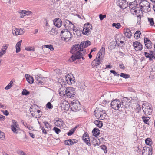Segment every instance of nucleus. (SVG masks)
Masks as SVG:
<instances>
[{
	"mask_svg": "<svg viewBox=\"0 0 155 155\" xmlns=\"http://www.w3.org/2000/svg\"><path fill=\"white\" fill-rule=\"evenodd\" d=\"M81 45L79 44L74 45L71 50V52L73 54L69 58L71 62H73L77 59L82 58L84 60V56L86 54V51L81 48Z\"/></svg>",
	"mask_w": 155,
	"mask_h": 155,
	"instance_id": "nucleus-1",
	"label": "nucleus"
},
{
	"mask_svg": "<svg viewBox=\"0 0 155 155\" xmlns=\"http://www.w3.org/2000/svg\"><path fill=\"white\" fill-rule=\"evenodd\" d=\"M64 23V26L66 28L71 31L72 30L74 35H77V36L80 35V31L78 30L75 31V30L74 29V25L70 21L66 20H65Z\"/></svg>",
	"mask_w": 155,
	"mask_h": 155,
	"instance_id": "nucleus-2",
	"label": "nucleus"
},
{
	"mask_svg": "<svg viewBox=\"0 0 155 155\" xmlns=\"http://www.w3.org/2000/svg\"><path fill=\"white\" fill-rule=\"evenodd\" d=\"M142 10L140 9V8L137 6L133 7L131 9V12L134 15H136L137 17L138 18V20L139 21V23H140L141 20V18L143 15V13Z\"/></svg>",
	"mask_w": 155,
	"mask_h": 155,
	"instance_id": "nucleus-3",
	"label": "nucleus"
},
{
	"mask_svg": "<svg viewBox=\"0 0 155 155\" xmlns=\"http://www.w3.org/2000/svg\"><path fill=\"white\" fill-rule=\"evenodd\" d=\"M71 110L74 112L79 111L81 108L79 101L77 100H74L71 102Z\"/></svg>",
	"mask_w": 155,
	"mask_h": 155,
	"instance_id": "nucleus-4",
	"label": "nucleus"
},
{
	"mask_svg": "<svg viewBox=\"0 0 155 155\" xmlns=\"http://www.w3.org/2000/svg\"><path fill=\"white\" fill-rule=\"evenodd\" d=\"M142 109L144 113L146 115H150L152 111V107L151 105L147 103H145L143 104Z\"/></svg>",
	"mask_w": 155,
	"mask_h": 155,
	"instance_id": "nucleus-5",
	"label": "nucleus"
},
{
	"mask_svg": "<svg viewBox=\"0 0 155 155\" xmlns=\"http://www.w3.org/2000/svg\"><path fill=\"white\" fill-rule=\"evenodd\" d=\"M140 9L145 13H147L150 10V4L147 1H141L139 3Z\"/></svg>",
	"mask_w": 155,
	"mask_h": 155,
	"instance_id": "nucleus-6",
	"label": "nucleus"
},
{
	"mask_svg": "<svg viewBox=\"0 0 155 155\" xmlns=\"http://www.w3.org/2000/svg\"><path fill=\"white\" fill-rule=\"evenodd\" d=\"M94 113L95 117L98 119L103 120L106 116V114L105 111L101 109H98L95 110Z\"/></svg>",
	"mask_w": 155,
	"mask_h": 155,
	"instance_id": "nucleus-7",
	"label": "nucleus"
},
{
	"mask_svg": "<svg viewBox=\"0 0 155 155\" xmlns=\"http://www.w3.org/2000/svg\"><path fill=\"white\" fill-rule=\"evenodd\" d=\"M71 33L67 30V29H64L61 31V38L66 41H68L71 39Z\"/></svg>",
	"mask_w": 155,
	"mask_h": 155,
	"instance_id": "nucleus-8",
	"label": "nucleus"
},
{
	"mask_svg": "<svg viewBox=\"0 0 155 155\" xmlns=\"http://www.w3.org/2000/svg\"><path fill=\"white\" fill-rule=\"evenodd\" d=\"M61 110L64 111H67L71 105L68 101L66 100L63 97L61 98Z\"/></svg>",
	"mask_w": 155,
	"mask_h": 155,
	"instance_id": "nucleus-9",
	"label": "nucleus"
},
{
	"mask_svg": "<svg viewBox=\"0 0 155 155\" xmlns=\"http://www.w3.org/2000/svg\"><path fill=\"white\" fill-rule=\"evenodd\" d=\"M122 103L118 99H115L112 101L111 103V106L112 108L115 110H119L120 107H121Z\"/></svg>",
	"mask_w": 155,
	"mask_h": 155,
	"instance_id": "nucleus-10",
	"label": "nucleus"
},
{
	"mask_svg": "<svg viewBox=\"0 0 155 155\" xmlns=\"http://www.w3.org/2000/svg\"><path fill=\"white\" fill-rule=\"evenodd\" d=\"M65 94L68 98H72L75 94V90L71 87H67L65 90Z\"/></svg>",
	"mask_w": 155,
	"mask_h": 155,
	"instance_id": "nucleus-11",
	"label": "nucleus"
},
{
	"mask_svg": "<svg viewBox=\"0 0 155 155\" xmlns=\"http://www.w3.org/2000/svg\"><path fill=\"white\" fill-rule=\"evenodd\" d=\"M92 26L90 24L88 23L87 24H85L83 30V34L86 35H89L91 33V31L92 29Z\"/></svg>",
	"mask_w": 155,
	"mask_h": 155,
	"instance_id": "nucleus-12",
	"label": "nucleus"
},
{
	"mask_svg": "<svg viewBox=\"0 0 155 155\" xmlns=\"http://www.w3.org/2000/svg\"><path fill=\"white\" fill-rule=\"evenodd\" d=\"M65 80L67 84L70 85L74 84L75 81L74 77L71 74H68L66 76Z\"/></svg>",
	"mask_w": 155,
	"mask_h": 155,
	"instance_id": "nucleus-13",
	"label": "nucleus"
},
{
	"mask_svg": "<svg viewBox=\"0 0 155 155\" xmlns=\"http://www.w3.org/2000/svg\"><path fill=\"white\" fill-rule=\"evenodd\" d=\"M101 57H98V56H96V58L93 60L92 63V66L93 68H97L100 66L101 63Z\"/></svg>",
	"mask_w": 155,
	"mask_h": 155,
	"instance_id": "nucleus-14",
	"label": "nucleus"
},
{
	"mask_svg": "<svg viewBox=\"0 0 155 155\" xmlns=\"http://www.w3.org/2000/svg\"><path fill=\"white\" fill-rule=\"evenodd\" d=\"M117 3L119 7L122 9H125L127 7V4L126 0H118Z\"/></svg>",
	"mask_w": 155,
	"mask_h": 155,
	"instance_id": "nucleus-15",
	"label": "nucleus"
},
{
	"mask_svg": "<svg viewBox=\"0 0 155 155\" xmlns=\"http://www.w3.org/2000/svg\"><path fill=\"white\" fill-rule=\"evenodd\" d=\"M143 155H152V149L151 147H145L142 150Z\"/></svg>",
	"mask_w": 155,
	"mask_h": 155,
	"instance_id": "nucleus-16",
	"label": "nucleus"
},
{
	"mask_svg": "<svg viewBox=\"0 0 155 155\" xmlns=\"http://www.w3.org/2000/svg\"><path fill=\"white\" fill-rule=\"evenodd\" d=\"M82 139L83 141L87 145L90 146L91 145L89 137L87 132L85 133L82 137Z\"/></svg>",
	"mask_w": 155,
	"mask_h": 155,
	"instance_id": "nucleus-17",
	"label": "nucleus"
},
{
	"mask_svg": "<svg viewBox=\"0 0 155 155\" xmlns=\"http://www.w3.org/2000/svg\"><path fill=\"white\" fill-rule=\"evenodd\" d=\"M133 46L137 51H140L143 48V46L140 42L136 41L133 42Z\"/></svg>",
	"mask_w": 155,
	"mask_h": 155,
	"instance_id": "nucleus-18",
	"label": "nucleus"
},
{
	"mask_svg": "<svg viewBox=\"0 0 155 155\" xmlns=\"http://www.w3.org/2000/svg\"><path fill=\"white\" fill-rule=\"evenodd\" d=\"M78 141V140L76 139H70L66 140L64 143L65 145L70 146L76 143Z\"/></svg>",
	"mask_w": 155,
	"mask_h": 155,
	"instance_id": "nucleus-19",
	"label": "nucleus"
},
{
	"mask_svg": "<svg viewBox=\"0 0 155 155\" xmlns=\"http://www.w3.org/2000/svg\"><path fill=\"white\" fill-rule=\"evenodd\" d=\"M54 124L57 127H63L64 124V122L61 119L59 118H56L54 120Z\"/></svg>",
	"mask_w": 155,
	"mask_h": 155,
	"instance_id": "nucleus-20",
	"label": "nucleus"
},
{
	"mask_svg": "<svg viewBox=\"0 0 155 155\" xmlns=\"http://www.w3.org/2000/svg\"><path fill=\"white\" fill-rule=\"evenodd\" d=\"M144 42L145 46L147 49H150L152 48V42L148 38H144Z\"/></svg>",
	"mask_w": 155,
	"mask_h": 155,
	"instance_id": "nucleus-21",
	"label": "nucleus"
},
{
	"mask_svg": "<svg viewBox=\"0 0 155 155\" xmlns=\"http://www.w3.org/2000/svg\"><path fill=\"white\" fill-rule=\"evenodd\" d=\"M18 124L17 123V121L15 120H13L12 122V125L11 126V128L12 131L15 133H17L16 128H18Z\"/></svg>",
	"mask_w": 155,
	"mask_h": 155,
	"instance_id": "nucleus-22",
	"label": "nucleus"
},
{
	"mask_svg": "<svg viewBox=\"0 0 155 155\" xmlns=\"http://www.w3.org/2000/svg\"><path fill=\"white\" fill-rule=\"evenodd\" d=\"M124 33L125 36L128 38H130L132 36V33L130 30L128 28L124 29Z\"/></svg>",
	"mask_w": 155,
	"mask_h": 155,
	"instance_id": "nucleus-23",
	"label": "nucleus"
},
{
	"mask_svg": "<svg viewBox=\"0 0 155 155\" xmlns=\"http://www.w3.org/2000/svg\"><path fill=\"white\" fill-rule=\"evenodd\" d=\"M62 21L59 18L55 19L54 21V24L58 28L60 27L62 25Z\"/></svg>",
	"mask_w": 155,
	"mask_h": 155,
	"instance_id": "nucleus-24",
	"label": "nucleus"
},
{
	"mask_svg": "<svg viewBox=\"0 0 155 155\" xmlns=\"http://www.w3.org/2000/svg\"><path fill=\"white\" fill-rule=\"evenodd\" d=\"M25 77L28 83L32 84L34 82V79L32 76L28 74H26Z\"/></svg>",
	"mask_w": 155,
	"mask_h": 155,
	"instance_id": "nucleus-25",
	"label": "nucleus"
},
{
	"mask_svg": "<svg viewBox=\"0 0 155 155\" xmlns=\"http://www.w3.org/2000/svg\"><path fill=\"white\" fill-rule=\"evenodd\" d=\"M105 48L102 46L100 50L99 51L97 54V56L98 57H101V56L104 55L105 54Z\"/></svg>",
	"mask_w": 155,
	"mask_h": 155,
	"instance_id": "nucleus-26",
	"label": "nucleus"
},
{
	"mask_svg": "<svg viewBox=\"0 0 155 155\" xmlns=\"http://www.w3.org/2000/svg\"><path fill=\"white\" fill-rule=\"evenodd\" d=\"M91 44V42L89 41H85L83 43H81V44L82 45V48L83 49V48H86L88 46H89Z\"/></svg>",
	"mask_w": 155,
	"mask_h": 155,
	"instance_id": "nucleus-27",
	"label": "nucleus"
},
{
	"mask_svg": "<svg viewBox=\"0 0 155 155\" xmlns=\"http://www.w3.org/2000/svg\"><path fill=\"white\" fill-rule=\"evenodd\" d=\"M92 133L93 135L96 137L99 135L100 130L98 129L94 128L93 130Z\"/></svg>",
	"mask_w": 155,
	"mask_h": 155,
	"instance_id": "nucleus-28",
	"label": "nucleus"
},
{
	"mask_svg": "<svg viewBox=\"0 0 155 155\" xmlns=\"http://www.w3.org/2000/svg\"><path fill=\"white\" fill-rule=\"evenodd\" d=\"M78 126H76L74 128L71 129L69 130V131L68 132L67 135L68 136H70L72 135L75 132V131L76 129L77 128Z\"/></svg>",
	"mask_w": 155,
	"mask_h": 155,
	"instance_id": "nucleus-29",
	"label": "nucleus"
},
{
	"mask_svg": "<svg viewBox=\"0 0 155 155\" xmlns=\"http://www.w3.org/2000/svg\"><path fill=\"white\" fill-rule=\"evenodd\" d=\"M94 123L97 126L100 128H101L103 126L102 122L100 120H96L94 121Z\"/></svg>",
	"mask_w": 155,
	"mask_h": 155,
	"instance_id": "nucleus-30",
	"label": "nucleus"
},
{
	"mask_svg": "<svg viewBox=\"0 0 155 155\" xmlns=\"http://www.w3.org/2000/svg\"><path fill=\"white\" fill-rule=\"evenodd\" d=\"M14 81V80L12 79L8 84V85L5 87V90H8L11 88L13 85V82Z\"/></svg>",
	"mask_w": 155,
	"mask_h": 155,
	"instance_id": "nucleus-31",
	"label": "nucleus"
},
{
	"mask_svg": "<svg viewBox=\"0 0 155 155\" xmlns=\"http://www.w3.org/2000/svg\"><path fill=\"white\" fill-rule=\"evenodd\" d=\"M59 92V94L60 96H65L66 95L65 91L63 88H61Z\"/></svg>",
	"mask_w": 155,
	"mask_h": 155,
	"instance_id": "nucleus-32",
	"label": "nucleus"
},
{
	"mask_svg": "<svg viewBox=\"0 0 155 155\" xmlns=\"http://www.w3.org/2000/svg\"><path fill=\"white\" fill-rule=\"evenodd\" d=\"M37 107L36 105L34 104L33 105H31L30 107V110L31 112H35L36 111V108Z\"/></svg>",
	"mask_w": 155,
	"mask_h": 155,
	"instance_id": "nucleus-33",
	"label": "nucleus"
},
{
	"mask_svg": "<svg viewBox=\"0 0 155 155\" xmlns=\"http://www.w3.org/2000/svg\"><path fill=\"white\" fill-rule=\"evenodd\" d=\"M141 33L140 31H137L135 33L134 35V37L135 38L138 39L140 37V35Z\"/></svg>",
	"mask_w": 155,
	"mask_h": 155,
	"instance_id": "nucleus-34",
	"label": "nucleus"
},
{
	"mask_svg": "<svg viewBox=\"0 0 155 155\" xmlns=\"http://www.w3.org/2000/svg\"><path fill=\"white\" fill-rule=\"evenodd\" d=\"M148 22L149 25L151 26L154 25V23L153 19V18H148Z\"/></svg>",
	"mask_w": 155,
	"mask_h": 155,
	"instance_id": "nucleus-35",
	"label": "nucleus"
},
{
	"mask_svg": "<svg viewBox=\"0 0 155 155\" xmlns=\"http://www.w3.org/2000/svg\"><path fill=\"white\" fill-rule=\"evenodd\" d=\"M146 144L148 145L151 146L152 143V140L150 138H147L145 140Z\"/></svg>",
	"mask_w": 155,
	"mask_h": 155,
	"instance_id": "nucleus-36",
	"label": "nucleus"
},
{
	"mask_svg": "<svg viewBox=\"0 0 155 155\" xmlns=\"http://www.w3.org/2000/svg\"><path fill=\"white\" fill-rule=\"evenodd\" d=\"M44 124L45 125V127L48 129H50L51 127V125H50L48 122L45 121L43 122Z\"/></svg>",
	"mask_w": 155,
	"mask_h": 155,
	"instance_id": "nucleus-37",
	"label": "nucleus"
},
{
	"mask_svg": "<svg viewBox=\"0 0 155 155\" xmlns=\"http://www.w3.org/2000/svg\"><path fill=\"white\" fill-rule=\"evenodd\" d=\"M22 14H24L25 16H28L31 14L32 13L30 11L22 10Z\"/></svg>",
	"mask_w": 155,
	"mask_h": 155,
	"instance_id": "nucleus-38",
	"label": "nucleus"
},
{
	"mask_svg": "<svg viewBox=\"0 0 155 155\" xmlns=\"http://www.w3.org/2000/svg\"><path fill=\"white\" fill-rule=\"evenodd\" d=\"M120 76L123 78H125V79L128 78L130 77V75H129L123 73H121Z\"/></svg>",
	"mask_w": 155,
	"mask_h": 155,
	"instance_id": "nucleus-39",
	"label": "nucleus"
},
{
	"mask_svg": "<svg viewBox=\"0 0 155 155\" xmlns=\"http://www.w3.org/2000/svg\"><path fill=\"white\" fill-rule=\"evenodd\" d=\"M112 25L113 27H115L117 29H119L121 27V25L120 23H113L112 24Z\"/></svg>",
	"mask_w": 155,
	"mask_h": 155,
	"instance_id": "nucleus-40",
	"label": "nucleus"
},
{
	"mask_svg": "<svg viewBox=\"0 0 155 155\" xmlns=\"http://www.w3.org/2000/svg\"><path fill=\"white\" fill-rule=\"evenodd\" d=\"M8 45L3 46L2 47L0 52H2V53H3L4 54L6 50L8 48Z\"/></svg>",
	"mask_w": 155,
	"mask_h": 155,
	"instance_id": "nucleus-41",
	"label": "nucleus"
},
{
	"mask_svg": "<svg viewBox=\"0 0 155 155\" xmlns=\"http://www.w3.org/2000/svg\"><path fill=\"white\" fill-rule=\"evenodd\" d=\"M44 47H45L49 49L51 51H53L54 50V48L53 47V45H44Z\"/></svg>",
	"mask_w": 155,
	"mask_h": 155,
	"instance_id": "nucleus-42",
	"label": "nucleus"
},
{
	"mask_svg": "<svg viewBox=\"0 0 155 155\" xmlns=\"http://www.w3.org/2000/svg\"><path fill=\"white\" fill-rule=\"evenodd\" d=\"M37 80L38 83L41 84L43 82V80L42 77L38 76V77L37 78Z\"/></svg>",
	"mask_w": 155,
	"mask_h": 155,
	"instance_id": "nucleus-43",
	"label": "nucleus"
},
{
	"mask_svg": "<svg viewBox=\"0 0 155 155\" xmlns=\"http://www.w3.org/2000/svg\"><path fill=\"white\" fill-rule=\"evenodd\" d=\"M19 52V41L18 42L16 45V52L18 53Z\"/></svg>",
	"mask_w": 155,
	"mask_h": 155,
	"instance_id": "nucleus-44",
	"label": "nucleus"
},
{
	"mask_svg": "<svg viewBox=\"0 0 155 155\" xmlns=\"http://www.w3.org/2000/svg\"><path fill=\"white\" fill-rule=\"evenodd\" d=\"M142 118L144 122L147 124L149 119V117H143Z\"/></svg>",
	"mask_w": 155,
	"mask_h": 155,
	"instance_id": "nucleus-45",
	"label": "nucleus"
},
{
	"mask_svg": "<svg viewBox=\"0 0 155 155\" xmlns=\"http://www.w3.org/2000/svg\"><path fill=\"white\" fill-rule=\"evenodd\" d=\"M53 130H54L55 132L57 134H58L61 131V130L57 128L56 127H54Z\"/></svg>",
	"mask_w": 155,
	"mask_h": 155,
	"instance_id": "nucleus-46",
	"label": "nucleus"
},
{
	"mask_svg": "<svg viewBox=\"0 0 155 155\" xmlns=\"http://www.w3.org/2000/svg\"><path fill=\"white\" fill-rule=\"evenodd\" d=\"M50 33L53 35H56L58 33V32L55 30V29L53 28L50 31Z\"/></svg>",
	"mask_w": 155,
	"mask_h": 155,
	"instance_id": "nucleus-47",
	"label": "nucleus"
},
{
	"mask_svg": "<svg viewBox=\"0 0 155 155\" xmlns=\"http://www.w3.org/2000/svg\"><path fill=\"white\" fill-rule=\"evenodd\" d=\"M13 33L15 34L16 35H19V29H15L13 31Z\"/></svg>",
	"mask_w": 155,
	"mask_h": 155,
	"instance_id": "nucleus-48",
	"label": "nucleus"
},
{
	"mask_svg": "<svg viewBox=\"0 0 155 155\" xmlns=\"http://www.w3.org/2000/svg\"><path fill=\"white\" fill-rule=\"evenodd\" d=\"M46 107L49 109H52L53 108V106L50 102H48L46 105Z\"/></svg>",
	"mask_w": 155,
	"mask_h": 155,
	"instance_id": "nucleus-49",
	"label": "nucleus"
},
{
	"mask_svg": "<svg viewBox=\"0 0 155 155\" xmlns=\"http://www.w3.org/2000/svg\"><path fill=\"white\" fill-rule=\"evenodd\" d=\"M0 138L3 140L5 139V134L0 130Z\"/></svg>",
	"mask_w": 155,
	"mask_h": 155,
	"instance_id": "nucleus-50",
	"label": "nucleus"
},
{
	"mask_svg": "<svg viewBox=\"0 0 155 155\" xmlns=\"http://www.w3.org/2000/svg\"><path fill=\"white\" fill-rule=\"evenodd\" d=\"M29 94V92L26 89H24L22 92V94L23 95H27Z\"/></svg>",
	"mask_w": 155,
	"mask_h": 155,
	"instance_id": "nucleus-51",
	"label": "nucleus"
},
{
	"mask_svg": "<svg viewBox=\"0 0 155 155\" xmlns=\"http://www.w3.org/2000/svg\"><path fill=\"white\" fill-rule=\"evenodd\" d=\"M110 72L111 73H113L114 75V76L118 77L119 76V74L117 73L114 70H110Z\"/></svg>",
	"mask_w": 155,
	"mask_h": 155,
	"instance_id": "nucleus-52",
	"label": "nucleus"
},
{
	"mask_svg": "<svg viewBox=\"0 0 155 155\" xmlns=\"http://www.w3.org/2000/svg\"><path fill=\"white\" fill-rule=\"evenodd\" d=\"M99 16L100 20L102 21L103 19L104 18H105L106 17V15H103L102 14H100Z\"/></svg>",
	"mask_w": 155,
	"mask_h": 155,
	"instance_id": "nucleus-53",
	"label": "nucleus"
},
{
	"mask_svg": "<svg viewBox=\"0 0 155 155\" xmlns=\"http://www.w3.org/2000/svg\"><path fill=\"white\" fill-rule=\"evenodd\" d=\"M25 49L28 51H30L33 50V48L31 47L28 46L25 47Z\"/></svg>",
	"mask_w": 155,
	"mask_h": 155,
	"instance_id": "nucleus-54",
	"label": "nucleus"
},
{
	"mask_svg": "<svg viewBox=\"0 0 155 155\" xmlns=\"http://www.w3.org/2000/svg\"><path fill=\"white\" fill-rule=\"evenodd\" d=\"M1 111L3 113V114L6 116H7L9 114V112L7 110L4 111L1 110Z\"/></svg>",
	"mask_w": 155,
	"mask_h": 155,
	"instance_id": "nucleus-55",
	"label": "nucleus"
},
{
	"mask_svg": "<svg viewBox=\"0 0 155 155\" xmlns=\"http://www.w3.org/2000/svg\"><path fill=\"white\" fill-rule=\"evenodd\" d=\"M5 119V116L0 114V121H4Z\"/></svg>",
	"mask_w": 155,
	"mask_h": 155,
	"instance_id": "nucleus-56",
	"label": "nucleus"
},
{
	"mask_svg": "<svg viewBox=\"0 0 155 155\" xmlns=\"http://www.w3.org/2000/svg\"><path fill=\"white\" fill-rule=\"evenodd\" d=\"M120 68L123 70H124L125 68V67L124 66L123 64H121L119 65Z\"/></svg>",
	"mask_w": 155,
	"mask_h": 155,
	"instance_id": "nucleus-57",
	"label": "nucleus"
},
{
	"mask_svg": "<svg viewBox=\"0 0 155 155\" xmlns=\"http://www.w3.org/2000/svg\"><path fill=\"white\" fill-rule=\"evenodd\" d=\"M42 132L43 133L45 134H47V132L46 130L44 128V127H42Z\"/></svg>",
	"mask_w": 155,
	"mask_h": 155,
	"instance_id": "nucleus-58",
	"label": "nucleus"
},
{
	"mask_svg": "<svg viewBox=\"0 0 155 155\" xmlns=\"http://www.w3.org/2000/svg\"><path fill=\"white\" fill-rule=\"evenodd\" d=\"M144 55L147 58H149L150 57L149 53L147 52H144Z\"/></svg>",
	"mask_w": 155,
	"mask_h": 155,
	"instance_id": "nucleus-59",
	"label": "nucleus"
},
{
	"mask_svg": "<svg viewBox=\"0 0 155 155\" xmlns=\"http://www.w3.org/2000/svg\"><path fill=\"white\" fill-rule=\"evenodd\" d=\"M25 31L24 29L20 28V35H23L25 32Z\"/></svg>",
	"mask_w": 155,
	"mask_h": 155,
	"instance_id": "nucleus-60",
	"label": "nucleus"
},
{
	"mask_svg": "<svg viewBox=\"0 0 155 155\" xmlns=\"http://www.w3.org/2000/svg\"><path fill=\"white\" fill-rule=\"evenodd\" d=\"M154 56L153 54H150V57L149 58V60H151L152 58H154Z\"/></svg>",
	"mask_w": 155,
	"mask_h": 155,
	"instance_id": "nucleus-61",
	"label": "nucleus"
},
{
	"mask_svg": "<svg viewBox=\"0 0 155 155\" xmlns=\"http://www.w3.org/2000/svg\"><path fill=\"white\" fill-rule=\"evenodd\" d=\"M27 127L30 130H32L33 129V127L30 125H28Z\"/></svg>",
	"mask_w": 155,
	"mask_h": 155,
	"instance_id": "nucleus-62",
	"label": "nucleus"
},
{
	"mask_svg": "<svg viewBox=\"0 0 155 155\" xmlns=\"http://www.w3.org/2000/svg\"><path fill=\"white\" fill-rule=\"evenodd\" d=\"M100 147L101 148V149L104 150L106 148V147L104 145H102L100 146Z\"/></svg>",
	"mask_w": 155,
	"mask_h": 155,
	"instance_id": "nucleus-63",
	"label": "nucleus"
},
{
	"mask_svg": "<svg viewBox=\"0 0 155 155\" xmlns=\"http://www.w3.org/2000/svg\"><path fill=\"white\" fill-rule=\"evenodd\" d=\"M20 155H27V154L25 152L23 151H20Z\"/></svg>",
	"mask_w": 155,
	"mask_h": 155,
	"instance_id": "nucleus-64",
	"label": "nucleus"
}]
</instances>
